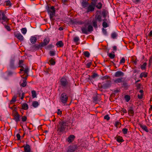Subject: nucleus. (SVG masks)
<instances>
[{"mask_svg":"<svg viewBox=\"0 0 152 152\" xmlns=\"http://www.w3.org/2000/svg\"><path fill=\"white\" fill-rule=\"evenodd\" d=\"M13 74H16V73L15 72H13L11 71H9L7 72V75L8 76H12Z\"/></svg>","mask_w":152,"mask_h":152,"instance_id":"obj_43","label":"nucleus"},{"mask_svg":"<svg viewBox=\"0 0 152 152\" xmlns=\"http://www.w3.org/2000/svg\"><path fill=\"white\" fill-rule=\"evenodd\" d=\"M115 96V94L114 93L111 94L109 98L111 102H112L113 101L111 100V98H112L113 97H114Z\"/></svg>","mask_w":152,"mask_h":152,"instance_id":"obj_55","label":"nucleus"},{"mask_svg":"<svg viewBox=\"0 0 152 152\" xmlns=\"http://www.w3.org/2000/svg\"><path fill=\"white\" fill-rule=\"evenodd\" d=\"M22 109L25 110H27L28 108V105L26 103H23L22 105Z\"/></svg>","mask_w":152,"mask_h":152,"instance_id":"obj_30","label":"nucleus"},{"mask_svg":"<svg viewBox=\"0 0 152 152\" xmlns=\"http://www.w3.org/2000/svg\"><path fill=\"white\" fill-rule=\"evenodd\" d=\"M124 75V73L121 71L116 72L114 76L116 77H123Z\"/></svg>","mask_w":152,"mask_h":152,"instance_id":"obj_19","label":"nucleus"},{"mask_svg":"<svg viewBox=\"0 0 152 152\" xmlns=\"http://www.w3.org/2000/svg\"><path fill=\"white\" fill-rule=\"evenodd\" d=\"M92 99L93 102L96 104L98 103L101 100L100 97L99 96V94L97 93H96V95L93 97Z\"/></svg>","mask_w":152,"mask_h":152,"instance_id":"obj_12","label":"nucleus"},{"mask_svg":"<svg viewBox=\"0 0 152 152\" xmlns=\"http://www.w3.org/2000/svg\"><path fill=\"white\" fill-rule=\"evenodd\" d=\"M22 147L24 148V152H33L31 151V146L28 144H26V145H23Z\"/></svg>","mask_w":152,"mask_h":152,"instance_id":"obj_13","label":"nucleus"},{"mask_svg":"<svg viewBox=\"0 0 152 152\" xmlns=\"http://www.w3.org/2000/svg\"><path fill=\"white\" fill-rule=\"evenodd\" d=\"M56 45L58 47H62L64 46V44L62 41H58L56 43Z\"/></svg>","mask_w":152,"mask_h":152,"instance_id":"obj_32","label":"nucleus"},{"mask_svg":"<svg viewBox=\"0 0 152 152\" xmlns=\"http://www.w3.org/2000/svg\"><path fill=\"white\" fill-rule=\"evenodd\" d=\"M121 110L122 115H124V113H127V111L126 109H125L124 108H121Z\"/></svg>","mask_w":152,"mask_h":152,"instance_id":"obj_42","label":"nucleus"},{"mask_svg":"<svg viewBox=\"0 0 152 152\" xmlns=\"http://www.w3.org/2000/svg\"><path fill=\"white\" fill-rule=\"evenodd\" d=\"M30 40L32 44H34L37 41V39L35 36H31L30 39Z\"/></svg>","mask_w":152,"mask_h":152,"instance_id":"obj_27","label":"nucleus"},{"mask_svg":"<svg viewBox=\"0 0 152 152\" xmlns=\"http://www.w3.org/2000/svg\"><path fill=\"white\" fill-rule=\"evenodd\" d=\"M121 125V123L118 121H116L115 122V126L116 127L118 128V127H120Z\"/></svg>","mask_w":152,"mask_h":152,"instance_id":"obj_48","label":"nucleus"},{"mask_svg":"<svg viewBox=\"0 0 152 152\" xmlns=\"http://www.w3.org/2000/svg\"><path fill=\"white\" fill-rule=\"evenodd\" d=\"M118 35L117 33L115 32H114L111 34V37L113 39H115L118 36Z\"/></svg>","mask_w":152,"mask_h":152,"instance_id":"obj_36","label":"nucleus"},{"mask_svg":"<svg viewBox=\"0 0 152 152\" xmlns=\"http://www.w3.org/2000/svg\"><path fill=\"white\" fill-rule=\"evenodd\" d=\"M21 31L23 34H25L27 32V29L25 28H23L21 29Z\"/></svg>","mask_w":152,"mask_h":152,"instance_id":"obj_50","label":"nucleus"},{"mask_svg":"<svg viewBox=\"0 0 152 152\" xmlns=\"http://www.w3.org/2000/svg\"><path fill=\"white\" fill-rule=\"evenodd\" d=\"M93 25L94 28H97V23L96 20H93Z\"/></svg>","mask_w":152,"mask_h":152,"instance_id":"obj_54","label":"nucleus"},{"mask_svg":"<svg viewBox=\"0 0 152 152\" xmlns=\"http://www.w3.org/2000/svg\"><path fill=\"white\" fill-rule=\"evenodd\" d=\"M56 63L55 61V59H53V58H51L49 60V62L48 63L49 64V65H54Z\"/></svg>","mask_w":152,"mask_h":152,"instance_id":"obj_28","label":"nucleus"},{"mask_svg":"<svg viewBox=\"0 0 152 152\" xmlns=\"http://www.w3.org/2000/svg\"><path fill=\"white\" fill-rule=\"evenodd\" d=\"M80 39L78 37H74L73 41L76 43V45H78L79 44L80 42H78L79 41Z\"/></svg>","mask_w":152,"mask_h":152,"instance_id":"obj_33","label":"nucleus"},{"mask_svg":"<svg viewBox=\"0 0 152 152\" xmlns=\"http://www.w3.org/2000/svg\"><path fill=\"white\" fill-rule=\"evenodd\" d=\"M102 26L103 28H106L108 26V25L105 21H103L102 23Z\"/></svg>","mask_w":152,"mask_h":152,"instance_id":"obj_44","label":"nucleus"},{"mask_svg":"<svg viewBox=\"0 0 152 152\" xmlns=\"http://www.w3.org/2000/svg\"><path fill=\"white\" fill-rule=\"evenodd\" d=\"M108 14V12L105 9H103L102 12V15L104 18H105Z\"/></svg>","mask_w":152,"mask_h":152,"instance_id":"obj_26","label":"nucleus"},{"mask_svg":"<svg viewBox=\"0 0 152 152\" xmlns=\"http://www.w3.org/2000/svg\"><path fill=\"white\" fill-rule=\"evenodd\" d=\"M125 60L124 57H123L120 60V64H122L125 63Z\"/></svg>","mask_w":152,"mask_h":152,"instance_id":"obj_64","label":"nucleus"},{"mask_svg":"<svg viewBox=\"0 0 152 152\" xmlns=\"http://www.w3.org/2000/svg\"><path fill=\"white\" fill-rule=\"evenodd\" d=\"M91 2L89 4L88 6L86 8V12H92L94 11L95 9L94 2L93 0H91Z\"/></svg>","mask_w":152,"mask_h":152,"instance_id":"obj_5","label":"nucleus"},{"mask_svg":"<svg viewBox=\"0 0 152 152\" xmlns=\"http://www.w3.org/2000/svg\"><path fill=\"white\" fill-rule=\"evenodd\" d=\"M133 2L135 4H137L141 2V0H132Z\"/></svg>","mask_w":152,"mask_h":152,"instance_id":"obj_60","label":"nucleus"},{"mask_svg":"<svg viewBox=\"0 0 152 152\" xmlns=\"http://www.w3.org/2000/svg\"><path fill=\"white\" fill-rule=\"evenodd\" d=\"M32 96L33 98L37 97V94L36 92L34 90L31 91Z\"/></svg>","mask_w":152,"mask_h":152,"instance_id":"obj_38","label":"nucleus"},{"mask_svg":"<svg viewBox=\"0 0 152 152\" xmlns=\"http://www.w3.org/2000/svg\"><path fill=\"white\" fill-rule=\"evenodd\" d=\"M15 60L14 59H12L10 60V67L11 69H15L16 68L14 65Z\"/></svg>","mask_w":152,"mask_h":152,"instance_id":"obj_16","label":"nucleus"},{"mask_svg":"<svg viewBox=\"0 0 152 152\" xmlns=\"http://www.w3.org/2000/svg\"><path fill=\"white\" fill-rule=\"evenodd\" d=\"M121 87L124 88L125 89H127L128 88L129 86L128 83L124 81H123L121 83Z\"/></svg>","mask_w":152,"mask_h":152,"instance_id":"obj_21","label":"nucleus"},{"mask_svg":"<svg viewBox=\"0 0 152 152\" xmlns=\"http://www.w3.org/2000/svg\"><path fill=\"white\" fill-rule=\"evenodd\" d=\"M124 98L126 101L127 102H128L130 99V96L128 95H125L124 96Z\"/></svg>","mask_w":152,"mask_h":152,"instance_id":"obj_46","label":"nucleus"},{"mask_svg":"<svg viewBox=\"0 0 152 152\" xmlns=\"http://www.w3.org/2000/svg\"><path fill=\"white\" fill-rule=\"evenodd\" d=\"M138 60H137V59L136 58L135 59V60L134 58H133L132 60V62L134 63V64L135 65H137V61Z\"/></svg>","mask_w":152,"mask_h":152,"instance_id":"obj_59","label":"nucleus"},{"mask_svg":"<svg viewBox=\"0 0 152 152\" xmlns=\"http://www.w3.org/2000/svg\"><path fill=\"white\" fill-rule=\"evenodd\" d=\"M123 133L124 134H126L128 133V129L126 128H124L122 130Z\"/></svg>","mask_w":152,"mask_h":152,"instance_id":"obj_52","label":"nucleus"},{"mask_svg":"<svg viewBox=\"0 0 152 152\" xmlns=\"http://www.w3.org/2000/svg\"><path fill=\"white\" fill-rule=\"evenodd\" d=\"M98 1V0H93L94 3V5L95 7H96V8L100 9L102 7V3L101 2H99L97 4H96V3Z\"/></svg>","mask_w":152,"mask_h":152,"instance_id":"obj_15","label":"nucleus"},{"mask_svg":"<svg viewBox=\"0 0 152 152\" xmlns=\"http://www.w3.org/2000/svg\"><path fill=\"white\" fill-rule=\"evenodd\" d=\"M68 123L64 121H60L57 126L56 131L58 135H61L68 126Z\"/></svg>","mask_w":152,"mask_h":152,"instance_id":"obj_1","label":"nucleus"},{"mask_svg":"<svg viewBox=\"0 0 152 152\" xmlns=\"http://www.w3.org/2000/svg\"><path fill=\"white\" fill-rule=\"evenodd\" d=\"M21 119L22 122H25L27 121V118L26 116L24 115L23 116H22Z\"/></svg>","mask_w":152,"mask_h":152,"instance_id":"obj_49","label":"nucleus"},{"mask_svg":"<svg viewBox=\"0 0 152 152\" xmlns=\"http://www.w3.org/2000/svg\"><path fill=\"white\" fill-rule=\"evenodd\" d=\"M78 20H77L76 19H74V20H72L71 21V22L72 23L75 24H77Z\"/></svg>","mask_w":152,"mask_h":152,"instance_id":"obj_61","label":"nucleus"},{"mask_svg":"<svg viewBox=\"0 0 152 152\" xmlns=\"http://www.w3.org/2000/svg\"><path fill=\"white\" fill-rule=\"evenodd\" d=\"M110 76L106 75L102 77L101 79L102 80H104L107 79H110Z\"/></svg>","mask_w":152,"mask_h":152,"instance_id":"obj_53","label":"nucleus"},{"mask_svg":"<svg viewBox=\"0 0 152 152\" xmlns=\"http://www.w3.org/2000/svg\"><path fill=\"white\" fill-rule=\"evenodd\" d=\"M0 12L2 15L1 19L4 21L6 22L8 24V22L9 20V19L7 18L5 13L3 11L0 10Z\"/></svg>","mask_w":152,"mask_h":152,"instance_id":"obj_10","label":"nucleus"},{"mask_svg":"<svg viewBox=\"0 0 152 152\" xmlns=\"http://www.w3.org/2000/svg\"><path fill=\"white\" fill-rule=\"evenodd\" d=\"M147 64L146 62L144 63L141 66L140 68L142 70H144L146 69V66Z\"/></svg>","mask_w":152,"mask_h":152,"instance_id":"obj_40","label":"nucleus"},{"mask_svg":"<svg viewBox=\"0 0 152 152\" xmlns=\"http://www.w3.org/2000/svg\"><path fill=\"white\" fill-rule=\"evenodd\" d=\"M5 2L6 3V6L11 7V6L12 4L10 0L6 1H5Z\"/></svg>","mask_w":152,"mask_h":152,"instance_id":"obj_39","label":"nucleus"},{"mask_svg":"<svg viewBox=\"0 0 152 152\" xmlns=\"http://www.w3.org/2000/svg\"><path fill=\"white\" fill-rule=\"evenodd\" d=\"M42 47H43V45H42L41 43H39V44L33 45L31 46V48L32 49L36 50H38L39 49H41Z\"/></svg>","mask_w":152,"mask_h":152,"instance_id":"obj_14","label":"nucleus"},{"mask_svg":"<svg viewBox=\"0 0 152 152\" xmlns=\"http://www.w3.org/2000/svg\"><path fill=\"white\" fill-rule=\"evenodd\" d=\"M17 97V95H15L12 98V99L10 101V104H12L16 101V99Z\"/></svg>","mask_w":152,"mask_h":152,"instance_id":"obj_29","label":"nucleus"},{"mask_svg":"<svg viewBox=\"0 0 152 152\" xmlns=\"http://www.w3.org/2000/svg\"><path fill=\"white\" fill-rule=\"evenodd\" d=\"M50 39L49 38H46L43 40V42H41L43 47L47 45L49 43Z\"/></svg>","mask_w":152,"mask_h":152,"instance_id":"obj_25","label":"nucleus"},{"mask_svg":"<svg viewBox=\"0 0 152 152\" xmlns=\"http://www.w3.org/2000/svg\"><path fill=\"white\" fill-rule=\"evenodd\" d=\"M89 3L88 1L83 0L81 3L82 7L84 8L87 7L88 5L89 4Z\"/></svg>","mask_w":152,"mask_h":152,"instance_id":"obj_24","label":"nucleus"},{"mask_svg":"<svg viewBox=\"0 0 152 152\" xmlns=\"http://www.w3.org/2000/svg\"><path fill=\"white\" fill-rule=\"evenodd\" d=\"M4 27L8 31H10L11 30L10 27L8 25H4Z\"/></svg>","mask_w":152,"mask_h":152,"instance_id":"obj_47","label":"nucleus"},{"mask_svg":"<svg viewBox=\"0 0 152 152\" xmlns=\"http://www.w3.org/2000/svg\"><path fill=\"white\" fill-rule=\"evenodd\" d=\"M115 139H116V141L118 142L121 143L124 141V140H123V137L121 136L117 135L116 136L114 137Z\"/></svg>","mask_w":152,"mask_h":152,"instance_id":"obj_17","label":"nucleus"},{"mask_svg":"<svg viewBox=\"0 0 152 152\" xmlns=\"http://www.w3.org/2000/svg\"><path fill=\"white\" fill-rule=\"evenodd\" d=\"M15 37L20 41L24 40V37L18 31H15L14 33Z\"/></svg>","mask_w":152,"mask_h":152,"instance_id":"obj_9","label":"nucleus"},{"mask_svg":"<svg viewBox=\"0 0 152 152\" xmlns=\"http://www.w3.org/2000/svg\"><path fill=\"white\" fill-rule=\"evenodd\" d=\"M26 81L25 80H23V83L20 84V86L23 87H25L26 86Z\"/></svg>","mask_w":152,"mask_h":152,"instance_id":"obj_51","label":"nucleus"},{"mask_svg":"<svg viewBox=\"0 0 152 152\" xmlns=\"http://www.w3.org/2000/svg\"><path fill=\"white\" fill-rule=\"evenodd\" d=\"M84 25L81 27L82 33L85 34H88V32H91L93 31V26L90 25L88 22L84 23Z\"/></svg>","mask_w":152,"mask_h":152,"instance_id":"obj_3","label":"nucleus"},{"mask_svg":"<svg viewBox=\"0 0 152 152\" xmlns=\"http://www.w3.org/2000/svg\"><path fill=\"white\" fill-rule=\"evenodd\" d=\"M102 30L103 34L105 35H107V32L106 31V29H104V28H103Z\"/></svg>","mask_w":152,"mask_h":152,"instance_id":"obj_57","label":"nucleus"},{"mask_svg":"<svg viewBox=\"0 0 152 152\" xmlns=\"http://www.w3.org/2000/svg\"><path fill=\"white\" fill-rule=\"evenodd\" d=\"M59 85L64 89H69L71 90V83L65 77H62L60 80Z\"/></svg>","mask_w":152,"mask_h":152,"instance_id":"obj_2","label":"nucleus"},{"mask_svg":"<svg viewBox=\"0 0 152 152\" xmlns=\"http://www.w3.org/2000/svg\"><path fill=\"white\" fill-rule=\"evenodd\" d=\"M152 64V55H151L149 58V66H150Z\"/></svg>","mask_w":152,"mask_h":152,"instance_id":"obj_62","label":"nucleus"},{"mask_svg":"<svg viewBox=\"0 0 152 152\" xmlns=\"http://www.w3.org/2000/svg\"><path fill=\"white\" fill-rule=\"evenodd\" d=\"M24 72V75L26 74V75H28V73L29 72V69L28 67L27 68H25L24 70L23 71Z\"/></svg>","mask_w":152,"mask_h":152,"instance_id":"obj_56","label":"nucleus"},{"mask_svg":"<svg viewBox=\"0 0 152 152\" xmlns=\"http://www.w3.org/2000/svg\"><path fill=\"white\" fill-rule=\"evenodd\" d=\"M47 12L49 15L50 18L51 20H53L55 19L53 18L56 14V9L54 6H48L47 9Z\"/></svg>","mask_w":152,"mask_h":152,"instance_id":"obj_4","label":"nucleus"},{"mask_svg":"<svg viewBox=\"0 0 152 152\" xmlns=\"http://www.w3.org/2000/svg\"><path fill=\"white\" fill-rule=\"evenodd\" d=\"M68 96L67 94L64 92L62 93L60 97L61 102L63 104H66L68 101Z\"/></svg>","mask_w":152,"mask_h":152,"instance_id":"obj_6","label":"nucleus"},{"mask_svg":"<svg viewBox=\"0 0 152 152\" xmlns=\"http://www.w3.org/2000/svg\"><path fill=\"white\" fill-rule=\"evenodd\" d=\"M12 115L13 117V119L18 123L20 121V115L18 113H12Z\"/></svg>","mask_w":152,"mask_h":152,"instance_id":"obj_8","label":"nucleus"},{"mask_svg":"<svg viewBox=\"0 0 152 152\" xmlns=\"http://www.w3.org/2000/svg\"><path fill=\"white\" fill-rule=\"evenodd\" d=\"M75 138V137L74 135H70L68 137L66 140L69 142L70 143L74 140Z\"/></svg>","mask_w":152,"mask_h":152,"instance_id":"obj_20","label":"nucleus"},{"mask_svg":"<svg viewBox=\"0 0 152 152\" xmlns=\"http://www.w3.org/2000/svg\"><path fill=\"white\" fill-rule=\"evenodd\" d=\"M49 54L50 56H53L55 55V53L54 51H50L49 52Z\"/></svg>","mask_w":152,"mask_h":152,"instance_id":"obj_58","label":"nucleus"},{"mask_svg":"<svg viewBox=\"0 0 152 152\" xmlns=\"http://www.w3.org/2000/svg\"><path fill=\"white\" fill-rule=\"evenodd\" d=\"M83 53L85 56L87 58H89L90 57V54L88 51H85Z\"/></svg>","mask_w":152,"mask_h":152,"instance_id":"obj_41","label":"nucleus"},{"mask_svg":"<svg viewBox=\"0 0 152 152\" xmlns=\"http://www.w3.org/2000/svg\"><path fill=\"white\" fill-rule=\"evenodd\" d=\"M102 84H103L104 89H106L111 86V81L110 80H107L105 82H103Z\"/></svg>","mask_w":152,"mask_h":152,"instance_id":"obj_11","label":"nucleus"},{"mask_svg":"<svg viewBox=\"0 0 152 152\" xmlns=\"http://www.w3.org/2000/svg\"><path fill=\"white\" fill-rule=\"evenodd\" d=\"M92 74V75H91V76L92 79H94L96 77H99V75L96 73L93 72Z\"/></svg>","mask_w":152,"mask_h":152,"instance_id":"obj_37","label":"nucleus"},{"mask_svg":"<svg viewBox=\"0 0 152 152\" xmlns=\"http://www.w3.org/2000/svg\"><path fill=\"white\" fill-rule=\"evenodd\" d=\"M148 73L146 72H142L140 75V77L142 78L143 77H146L147 76Z\"/></svg>","mask_w":152,"mask_h":152,"instance_id":"obj_34","label":"nucleus"},{"mask_svg":"<svg viewBox=\"0 0 152 152\" xmlns=\"http://www.w3.org/2000/svg\"><path fill=\"white\" fill-rule=\"evenodd\" d=\"M39 105L38 102L37 101H34L32 102V105L34 108L37 107Z\"/></svg>","mask_w":152,"mask_h":152,"instance_id":"obj_35","label":"nucleus"},{"mask_svg":"<svg viewBox=\"0 0 152 152\" xmlns=\"http://www.w3.org/2000/svg\"><path fill=\"white\" fill-rule=\"evenodd\" d=\"M79 147L77 145H71L68 147L67 152H75Z\"/></svg>","mask_w":152,"mask_h":152,"instance_id":"obj_7","label":"nucleus"},{"mask_svg":"<svg viewBox=\"0 0 152 152\" xmlns=\"http://www.w3.org/2000/svg\"><path fill=\"white\" fill-rule=\"evenodd\" d=\"M108 56L111 59H113L114 58L115 56V55L114 54H113V53H108Z\"/></svg>","mask_w":152,"mask_h":152,"instance_id":"obj_45","label":"nucleus"},{"mask_svg":"<svg viewBox=\"0 0 152 152\" xmlns=\"http://www.w3.org/2000/svg\"><path fill=\"white\" fill-rule=\"evenodd\" d=\"M139 125L140 127L144 131L146 132H148L149 131L147 128V127L145 125H142V124L141 123L139 124Z\"/></svg>","mask_w":152,"mask_h":152,"instance_id":"obj_23","label":"nucleus"},{"mask_svg":"<svg viewBox=\"0 0 152 152\" xmlns=\"http://www.w3.org/2000/svg\"><path fill=\"white\" fill-rule=\"evenodd\" d=\"M124 80V78L121 77L118 78L114 80V82L116 83H121Z\"/></svg>","mask_w":152,"mask_h":152,"instance_id":"obj_22","label":"nucleus"},{"mask_svg":"<svg viewBox=\"0 0 152 152\" xmlns=\"http://www.w3.org/2000/svg\"><path fill=\"white\" fill-rule=\"evenodd\" d=\"M104 119L107 121H109L110 119V117L108 115H107L104 116Z\"/></svg>","mask_w":152,"mask_h":152,"instance_id":"obj_63","label":"nucleus"},{"mask_svg":"<svg viewBox=\"0 0 152 152\" xmlns=\"http://www.w3.org/2000/svg\"><path fill=\"white\" fill-rule=\"evenodd\" d=\"M128 114L130 116H133L134 115V111L132 106H130L128 111Z\"/></svg>","mask_w":152,"mask_h":152,"instance_id":"obj_18","label":"nucleus"},{"mask_svg":"<svg viewBox=\"0 0 152 152\" xmlns=\"http://www.w3.org/2000/svg\"><path fill=\"white\" fill-rule=\"evenodd\" d=\"M95 19L98 20L99 22H101L102 21V16L100 15H96L95 17Z\"/></svg>","mask_w":152,"mask_h":152,"instance_id":"obj_31","label":"nucleus"}]
</instances>
